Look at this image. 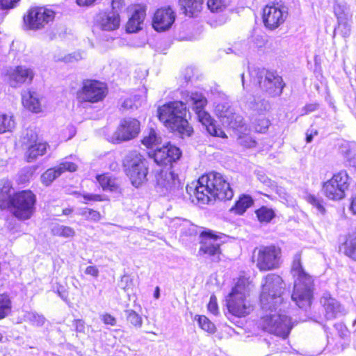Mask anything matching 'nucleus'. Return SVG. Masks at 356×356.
Returning <instances> with one entry per match:
<instances>
[{"label":"nucleus","instance_id":"nucleus-34","mask_svg":"<svg viewBox=\"0 0 356 356\" xmlns=\"http://www.w3.org/2000/svg\"><path fill=\"white\" fill-rule=\"evenodd\" d=\"M248 106L252 112L258 115H262L270 108V104L268 101L259 97H253L252 100L248 103Z\"/></svg>","mask_w":356,"mask_h":356},{"label":"nucleus","instance_id":"nucleus-19","mask_svg":"<svg viewBox=\"0 0 356 356\" xmlns=\"http://www.w3.org/2000/svg\"><path fill=\"white\" fill-rule=\"evenodd\" d=\"M181 154V152L178 147L170 143H168L166 145L156 149L152 156L157 164L167 165L178 160Z\"/></svg>","mask_w":356,"mask_h":356},{"label":"nucleus","instance_id":"nucleus-20","mask_svg":"<svg viewBox=\"0 0 356 356\" xmlns=\"http://www.w3.org/2000/svg\"><path fill=\"white\" fill-rule=\"evenodd\" d=\"M320 302L325 310L327 319H333L346 314L344 307L329 292H324L321 298Z\"/></svg>","mask_w":356,"mask_h":356},{"label":"nucleus","instance_id":"nucleus-14","mask_svg":"<svg viewBox=\"0 0 356 356\" xmlns=\"http://www.w3.org/2000/svg\"><path fill=\"white\" fill-rule=\"evenodd\" d=\"M225 237V235L221 233L217 235L211 230L202 232V240L199 252L204 254H207L211 258L212 261H218L221 252L220 246L224 243L222 238Z\"/></svg>","mask_w":356,"mask_h":356},{"label":"nucleus","instance_id":"nucleus-15","mask_svg":"<svg viewBox=\"0 0 356 356\" xmlns=\"http://www.w3.org/2000/svg\"><path fill=\"white\" fill-rule=\"evenodd\" d=\"M280 250L275 246H264L258 250L256 262L261 271L277 268L280 264Z\"/></svg>","mask_w":356,"mask_h":356},{"label":"nucleus","instance_id":"nucleus-48","mask_svg":"<svg viewBox=\"0 0 356 356\" xmlns=\"http://www.w3.org/2000/svg\"><path fill=\"white\" fill-rule=\"evenodd\" d=\"M253 124L256 131L263 133L268 129L270 125V121L266 118H261L255 120Z\"/></svg>","mask_w":356,"mask_h":356},{"label":"nucleus","instance_id":"nucleus-22","mask_svg":"<svg viewBox=\"0 0 356 356\" xmlns=\"http://www.w3.org/2000/svg\"><path fill=\"white\" fill-rule=\"evenodd\" d=\"M8 75L10 86L18 87L23 83H30L34 77V72L30 67L19 65L10 69Z\"/></svg>","mask_w":356,"mask_h":356},{"label":"nucleus","instance_id":"nucleus-62","mask_svg":"<svg viewBox=\"0 0 356 356\" xmlns=\"http://www.w3.org/2000/svg\"><path fill=\"white\" fill-rule=\"evenodd\" d=\"M122 106L125 108H132L133 104L131 99H125L124 102L122 104Z\"/></svg>","mask_w":356,"mask_h":356},{"label":"nucleus","instance_id":"nucleus-47","mask_svg":"<svg viewBox=\"0 0 356 356\" xmlns=\"http://www.w3.org/2000/svg\"><path fill=\"white\" fill-rule=\"evenodd\" d=\"M339 31L343 38H347L350 34V25L348 21L338 22V26L334 29V33Z\"/></svg>","mask_w":356,"mask_h":356},{"label":"nucleus","instance_id":"nucleus-12","mask_svg":"<svg viewBox=\"0 0 356 356\" xmlns=\"http://www.w3.org/2000/svg\"><path fill=\"white\" fill-rule=\"evenodd\" d=\"M55 17V13L44 7H33L30 8L24 17L25 25L31 30H39L44 28Z\"/></svg>","mask_w":356,"mask_h":356},{"label":"nucleus","instance_id":"nucleus-43","mask_svg":"<svg viewBox=\"0 0 356 356\" xmlns=\"http://www.w3.org/2000/svg\"><path fill=\"white\" fill-rule=\"evenodd\" d=\"M160 139V137L157 136L156 131L151 129L147 135L143 137L142 143L147 148H152L159 144Z\"/></svg>","mask_w":356,"mask_h":356},{"label":"nucleus","instance_id":"nucleus-51","mask_svg":"<svg viewBox=\"0 0 356 356\" xmlns=\"http://www.w3.org/2000/svg\"><path fill=\"white\" fill-rule=\"evenodd\" d=\"M208 309L211 313L215 315L218 314V307L217 304V299L213 295L210 297V300L208 304Z\"/></svg>","mask_w":356,"mask_h":356},{"label":"nucleus","instance_id":"nucleus-64","mask_svg":"<svg viewBox=\"0 0 356 356\" xmlns=\"http://www.w3.org/2000/svg\"><path fill=\"white\" fill-rule=\"evenodd\" d=\"M318 132L317 131H314V134L311 133V134H307V137H306V140H307V143H311L313 140V136L314 135H317Z\"/></svg>","mask_w":356,"mask_h":356},{"label":"nucleus","instance_id":"nucleus-28","mask_svg":"<svg viewBox=\"0 0 356 356\" xmlns=\"http://www.w3.org/2000/svg\"><path fill=\"white\" fill-rule=\"evenodd\" d=\"M47 146V143L41 142L30 144L25 153L26 161L31 163L36 160L38 156L44 155Z\"/></svg>","mask_w":356,"mask_h":356},{"label":"nucleus","instance_id":"nucleus-46","mask_svg":"<svg viewBox=\"0 0 356 356\" xmlns=\"http://www.w3.org/2000/svg\"><path fill=\"white\" fill-rule=\"evenodd\" d=\"M307 201L312 206L316 207L321 213L323 214L325 211V209L323 204V200L320 197H316L314 195H308L306 197Z\"/></svg>","mask_w":356,"mask_h":356},{"label":"nucleus","instance_id":"nucleus-7","mask_svg":"<svg viewBox=\"0 0 356 356\" xmlns=\"http://www.w3.org/2000/svg\"><path fill=\"white\" fill-rule=\"evenodd\" d=\"M123 165L134 187L138 188L147 181L148 162L140 153L137 151L129 152L123 160Z\"/></svg>","mask_w":356,"mask_h":356},{"label":"nucleus","instance_id":"nucleus-55","mask_svg":"<svg viewBox=\"0 0 356 356\" xmlns=\"http://www.w3.org/2000/svg\"><path fill=\"white\" fill-rule=\"evenodd\" d=\"M124 6V0H112L111 6L112 11L118 13V11L121 10Z\"/></svg>","mask_w":356,"mask_h":356},{"label":"nucleus","instance_id":"nucleus-32","mask_svg":"<svg viewBox=\"0 0 356 356\" xmlns=\"http://www.w3.org/2000/svg\"><path fill=\"white\" fill-rule=\"evenodd\" d=\"M237 143L245 147L252 148L257 145L256 140L249 134V129L247 126H243V129H238Z\"/></svg>","mask_w":356,"mask_h":356},{"label":"nucleus","instance_id":"nucleus-36","mask_svg":"<svg viewBox=\"0 0 356 356\" xmlns=\"http://www.w3.org/2000/svg\"><path fill=\"white\" fill-rule=\"evenodd\" d=\"M24 321L35 327H42L45 321V317L34 311H26L24 314Z\"/></svg>","mask_w":356,"mask_h":356},{"label":"nucleus","instance_id":"nucleus-30","mask_svg":"<svg viewBox=\"0 0 356 356\" xmlns=\"http://www.w3.org/2000/svg\"><path fill=\"white\" fill-rule=\"evenodd\" d=\"M252 198L248 195H242L236 202L230 211L238 215L243 214L246 210L253 204Z\"/></svg>","mask_w":356,"mask_h":356},{"label":"nucleus","instance_id":"nucleus-63","mask_svg":"<svg viewBox=\"0 0 356 356\" xmlns=\"http://www.w3.org/2000/svg\"><path fill=\"white\" fill-rule=\"evenodd\" d=\"M350 209L354 214H356V196L353 197Z\"/></svg>","mask_w":356,"mask_h":356},{"label":"nucleus","instance_id":"nucleus-40","mask_svg":"<svg viewBox=\"0 0 356 356\" xmlns=\"http://www.w3.org/2000/svg\"><path fill=\"white\" fill-rule=\"evenodd\" d=\"M231 3V0H207V7L212 13L223 11Z\"/></svg>","mask_w":356,"mask_h":356},{"label":"nucleus","instance_id":"nucleus-26","mask_svg":"<svg viewBox=\"0 0 356 356\" xmlns=\"http://www.w3.org/2000/svg\"><path fill=\"white\" fill-rule=\"evenodd\" d=\"M145 17V9L143 7L136 8L127 24V31L129 33H136L142 29L141 25L143 23Z\"/></svg>","mask_w":356,"mask_h":356},{"label":"nucleus","instance_id":"nucleus-50","mask_svg":"<svg viewBox=\"0 0 356 356\" xmlns=\"http://www.w3.org/2000/svg\"><path fill=\"white\" fill-rule=\"evenodd\" d=\"M334 328L341 339H345L349 336V332L343 324L337 323L334 325Z\"/></svg>","mask_w":356,"mask_h":356},{"label":"nucleus","instance_id":"nucleus-27","mask_svg":"<svg viewBox=\"0 0 356 356\" xmlns=\"http://www.w3.org/2000/svg\"><path fill=\"white\" fill-rule=\"evenodd\" d=\"M22 101L24 107L29 110L39 113L41 111V104L37 95L31 91H24L22 94Z\"/></svg>","mask_w":356,"mask_h":356},{"label":"nucleus","instance_id":"nucleus-18","mask_svg":"<svg viewBox=\"0 0 356 356\" xmlns=\"http://www.w3.org/2000/svg\"><path fill=\"white\" fill-rule=\"evenodd\" d=\"M140 129V124L138 120L135 118H124L121 120L120 124L111 137L113 143H120L130 140L136 138Z\"/></svg>","mask_w":356,"mask_h":356},{"label":"nucleus","instance_id":"nucleus-5","mask_svg":"<svg viewBox=\"0 0 356 356\" xmlns=\"http://www.w3.org/2000/svg\"><path fill=\"white\" fill-rule=\"evenodd\" d=\"M250 290L248 280L245 277L239 278L226 298L227 307L231 314L242 317L250 313L252 307L246 298Z\"/></svg>","mask_w":356,"mask_h":356},{"label":"nucleus","instance_id":"nucleus-13","mask_svg":"<svg viewBox=\"0 0 356 356\" xmlns=\"http://www.w3.org/2000/svg\"><path fill=\"white\" fill-rule=\"evenodd\" d=\"M215 113L223 124L234 129L243 128V118L236 112L230 102L227 100L216 104Z\"/></svg>","mask_w":356,"mask_h":356},{"label":"nucleus","instance_id":"nucleus-61","mask_svg":"<svg viewBox=\"0 0 356 356\" xmlns=\"http://www.w3.org/2000/svg\"><path fill=\"white\" fill-rule=\"evenodd\" d=\"M96 0H76L78 5L81 6H91Z\"/></svg>","mask_w":356,"mask_h":356},{"label":"nucleus","instance_id":"nucleus-31","mask_svg":"<svg viewBox=\"0 0 356 356\" xmlns=\"http://www.w3.org/2000/svg\"><path fill=\"white\" fill-rule=\"evenodd\" d=\"M179 4L186 15L193 17L202 10L203 0H179Z\"/></svg>","mask_w":356,"mask_h":356},{"label":"nucleus","instance_id":"nucleus-35","mask_svg":"<svg viewBox=\"0 0 356 356\" xmlns=\"http://www.w3.org/2000/svg\"><path fill=\"white\" fill-rule=\"evenodd\" d=\"M97 180L105 191H117L119 186L115 179L111 177L108 175H101L97 176Z\"/></svg>","mask_w":356,"mask_h":356},{"label":"nucleus","instance_id":"nucleus-23","mask_svg":"<svg viewBox=\"0 0 356 356\" xmlns=\"http://www.w3.org/2000/svg\"><path fill=\"white\" fill-rule=\"evenodd\" d=\"M119 13L115 12L99 13L95 17V25L102 31H113L120 26Z\"/></svg>","mask_w":356,"mask_h":356},{"label":"nucleus","instance_id":"nucleus-45","mask_svg":"<svg viewBox=\"0 0 356 356\" xmlns=\"http://www.w3.org/2000/svg\"><path fill=\"white\" fill-rule=\"evenodd\" d=\"M79 215L90 221L97 222L101 219V214L99 211L88 208L79 209Z\"/></svg>","mask_w":356,"mask_h":356},{"label":"nucleus","instance_id":"nucleus-54","mask_svg":"<svg viewBox=\"0 0 356 356\" xmlns=\"http://www.w3.org/2000/svg\"><path fill=\"white\" fill-rule=\"evenodd\" d=\"M19 0H0V8L9 9L15 6Z\"/></svg>","mask_w":356,"mask_h":356},{"label":"nucleus","instance_id":"nucleus-59","mask_svg":"<svg viewBox=\"0 0 356 356\" xmlns=\"http://www.w3.org/2000/svg\"><path fill=\"white\" fill-rule=\"evenodd\" d=\"M76 330L79 332H83L85 330L84 322L81 320H76L74 321Z\"/></svg>","mask_w":356,"mask_h":356},{"label":"nucleus","instance_id":"nucleus-3","mask_svg":"<svg viewBox=\"0 0 356 356\" xmlns=\"http://www.w3.org/2000/svg\"><path fill=\"white\" fill-rule=\"evenodd\" d=\"M291 273L295 277L291 299L300 308H307L312 303L314 280L303 269L300 254H296L293 257Z\"/></svg>","mask_w":356,"mask_h":356},{"label":"nucleus","instance_id":"nucleus-42","mask_svg":"<svg viewBox=\"0 0 356 356\" xmlns=\"http://www.w3.org/2000/svg\"><path fill=\"white\" fill-rule=\"evenodd\" d=\"M127 321L134 327L140 328L143 325V318L140 315L133 309L124 311Z\"/></svg>","mask_w":356,"mask_h":356},{"label":"nucleus","instance_id":"nucleus-4","mask_svg":"<svg viewBox=\"0 0 356 356\" xmlns=\"http://www.w3.org/2000/svg\"><path fill=\"white\" fill-rule=\"evenodd\" d=\"M186 106L182 102H169L159 107L158 116L163 124L184 136H190L193 129L186 119Z\"/></svg>","mask_w":356,"mask_h":356},{"label":"nucleus","instance_id":"nucleus-24","mask_svg":"<svg viewBox=\"0 0 356 356\" xmlns=\"http://www.w3.org/2000/svg\"><path fill=\"white\" fill-rule=\"evenodd\" d=\"M76 170L75 163L68 161L61 163L58 166L49 168L46 170L41 176L42 184L46 186L50 185L52 181L59 177L65 171L74 172Z\"/></svg>","mask_w":356,"mask_h":356},{"label":"nucleus","instance_id":"nucleus-29","mask_svg":"<svg viewBox=\"0 0 356 356\" xmlns=\"http://www.w3.org/2000/svg\"><path fill=\"white\" fill-rule=\"evenodd\" d=\"M341 248L345 255L356 261V231L348 235Z\"/></svg>","mask_w":356,"mask_h":356},{"label":"nucleus","instance_id":"nucleus-49","mask_svg":"<svg viewBox=\"0 0 356 356\" xmlns=\"http://www.w3.org/2000/svg\"><path fill=\"white\" fill-rule=\"evenodd\" d=\"M37 134L33 130H27L26 136L24 137L23 143L28 147L30 144H34L37 143Z\"/></svg>","mask_w":356,"mask_h":356},{"label":"nucleus","instance_id":"nucleus-39","mask_svg":"<svg viewBox=\"0 0 356 356\" xmlns=\"http://www.w3.org/2000/svg\"><path fill=\"white\" fill-rule=\"evenodd\" d=\"M51 233L54 236L69 238L72 237L75 234L73 228L63 225H56L51 228Z\"/></svg>","mask_w":356,"mask_h":356},{"label":"nucleus","instance_id":"nucleus-60","mask_svg":"<svg viewBox=\"0 0 356 356\" xmlns=\"http://www.w3.org/2000/svg\"><path fill=\"white\" fill-rule=\"evenodd\" d=\"M254 43L257 47L261 48L264 45L265 41L261 36L257 35L254 38Z\"/></svg>","mask_w":356,"mask_h":356},{"label":"nucleus","instance_id":"nucleus-38","mask_svg":"<svg viewBox=\"0 0 356 356\" xmlns=\"http://www.w3.org/2000/svg\"><path fill=\"white\" fill-rule=\"evenodd\" d=\"M15 127L13 116L0 113V134L12 131Z\"/></svg>","mask_w":356,"mask_h":356},{"label":"nucleus","instance_id":"nucleus-2","mask_svg":"<svg viewBox=\"0 0 356 356\" xmlns=\"http://www.w3.org/2000/svg\"><path fill=\"white\" fill-rule=\"evenodd\" d=\"M191 201L196 204H209L216 200L225 201L234 196L229 184L218 172L202 175L197 181L186 187Z\"/></svg>","mask_w":356,"mask_h":356},{"label":"nucleus","instance_id":"nucleus-1","mask_svg":"<svg viewBox=\"0 0 356 356\" xmlns=\"http://www.w3.org/2000/svg\"><path fill=\"white\" fill-rule=\"evenodd\" d=\"M284 286L282 277L277 275L268 274L265 277L260 302L261 309L266 314L259 323L262 330L283 339L289 336L293 327L289 316L277 312V307L283 302Z\"/></svg>","mask_w":356,"mask_h":356},{"label":"nucleus","instance_id":"nucleus-44","mask_svg":"<svg viewBox=\"0 0 356 356\" xmlns=\"http://www.w3.org/2000/svg\"><path fill=\"white\" fill-rule=\"evenodd\" d=\"M195 318L197 321L199 326L203 330L209 334H213L216 332L215 325L205 316H196Z\"/></svg>","mask_w":356,"mask_h":356},{"label":"nucleus","instance_id":"nucleus-57","mask_svg":"<svg viewBox=\"0 0 356 356\" xmlns=\"http://www.w3.org/2000/svg\"><path fill=\"white\" fill-rule=\"evenodd\" d=\"M83 199L87 201L100 202L102 201L101 195L96 194L86 193L83 195Z\"/></svg>","mask_w":356,"mask_h":356},{"label":"nucleus","instance_id":"nucleus-6","mask_svg":"<svg viewBox=\"0 0 356 356\" xmlns=\"http://www.w3.org/2000/svg\"><path fill=\"white\" fill-rule=\"evenodd\" d=\"M186 104L195 111L197 120L202 123L207 131L213 136L226 138V134L216 126L214 120L210 114L204 111V107L207 104L205 97L199 92H191L186 97Z\"/></svg>","mask_w":356,"mask_h":356},{"label":"nucleus","instance_id":"nucleus-37","mask_svg":"<svg viewBox=\"0 0 356 356\" xmlns=\"http://www.w3.org/2000/svg\"><path fill=\"white\" fill-rule=\"evenodd\" d=\"M12 310V302L6 293H0V320L8 316Z\"/></svg>","mask_w":356,"mask_h":356},{"label":"nucleus","instance_id":"nucleus-41","mask_svg":"<svg viewBox=\"0 0 356 356\" xmlns=\"http://www.w3.org/2000/svg\"><path fill=\"white\" fill-rule=\"evenodd\" d=\"M258 220L261 222H269L275 216L272 209L261 207L256 211Z\"/></svg>","mask_w":356,"mask_h":356},{"label":"nucleus","instance_id":"nucleus-17","mask_svg":"<svg viewBox=\"0 0 356 356\" xmlns=\"http://www.w3.org/2000/svg\"><path fill=\"white\" fill-rule=\"evenodd\" d=\"M288 15V8L278 3L267 5L263 10V22L265 26L273 30L284 23Z\"/></svg>","mask_w":356,"mask_h":356},{"label":"nucleus","instance_id":"nucleus-16","mask_svg":"<svg viewBox=\"0 0 356 356\" xmlns=\"http://www.w3.org/2000/svg\"><path fill=\"white\" fill-rule=\"evenodd\" d=\"M106 95V88L104 83L96 81H88L77 93L80 102L95 103L102 101Z\"/></svg>","mask_w":356,"mask_h":356},{"label":"nucleus","instance_id":"nucleus-8","mask_svg":"<svg viewBox=\"0 0 356 356\" xmlns=\"http://www.w3.org/2000/svg\"><path fill=\"white\" fill-rule=\"evenodd\" d=\"M36 196L29 190L16 192L13 194L8 209L10 212L20 220H29L35 210Z\"/></svg>","mask_w":356,"mask_h":356},{"label":"nucleus","instance_id":"nucleus-53","mask_svg":"<svg viewBox=\"0 0 356 356\" xmlns=\"http://www.w3.org/2000/svg\"><path fill=\"white\" fill-rule=\"evenodd\" d=\"M319 107V104L317 103L308 104L302 108V115H307L312 112L316 111Z\"/></svg>","mask_w":356,"mask_h":356},{"label":"nucleus","instance_id":"nucleus-56","mask_svg":"<svg viewBox=\"0 0 356 356\" xmlns=\"http://www.w3.org/2000/svg\"><path fill=\"white\" fill-rule=\"evenodd\" d=\"M345 154L350 165L356 168V154H355L354 156H352V149H346Z\"/></svg>","mask_w":356,"mask_h":356},{"label":"nucleus","instance_id":"nucleus-33","mask_svg":"<svg viewBox=\"0 0 356 356\" xmlns=\"http://www.w3.org/2000/svg\"><path fill=\"white\" fill-rule=\"evenodd\" d=\"M334 13L337 22L349 21L352 18L349 6L346 2H335Z\"/></svg>","mask_w":356,"mask_h":356},{"label":"nucleus","instance_id":"nucleus-9","mask_svg":"<svg viewBox=\"0 0 356 356\" xmlns=\"http://www.w3.org/2000/svg\"><path fill=\"white\" fill-rule=\"evenodd\" d=\"M251 81L271 97L280 96L285 86L282 76L266 69H254L250 72Z\"/></svg>","mask_w":356,"mask_h":356},{"label":"nucleus","instance_id":"nucleus-58","mask_svg":"<svg viewBox=\"0 0 356 356\" xmlns=\"http://www.w3.org/2000/svg\"><path fill=\"white\" fill-rule=\"evenodd\" d=\"M85 273L94 277H97L99 276V270L95 266H90L86 268Z\"/></svg>","mask_w":356,"mask_h":356},{"label":"nucleus","instance_id":"nucleus-11","mask_svg":"<svg viewBox=\"0 0 356 356\" xmlns=\"http://www.w3.org/2000/svg\"><path fill=\"white\" fill-rule=\"evenodd\" d=\"M348 175L345 170H341L334 175L332 177L324 183L323 191L325 195L330 200H339L345 196V191L348 189Z\"/></svg>","mask_w":356,"mask_h":356},{"label":"nucleus","instance_id":"nucleus-10","mask_svg":"<svg viewBox=\"0 0 356 356\" xmlns=\"http://www.w3.org/2000/svg\"><path fill=\"white\" fill-rule=\"evenodd\" d=\"M155 188L160 195L170 199L179 198L184 195L183 184L177 175L171 171H161L157 175Z\"/></svg>","mask_w":356,"mask_h":356},{"label":"nucleus","instance_id":"nucleus-25","mask_svg":"<svg viewBox=\"0 0 356 356\" xmlns=\"http://www.w3.org/2000/svg\"><path fill=\"white\" fill-rule=\"evenodd\" d=\"M15 192L12 182L8 179L0 181V209L5 210L9 207L13 194Z\"/></svg>","mask_w":356,"mask_h":356},{"label":"nucleus","instance_id":"nucleus-21","mask_svg":"<svg viewBox=\"0 0 356 356\" xmlns=\"http://www.w3.org/2000/svg\"><path fill=\"white\" fill-rule=\"evenodd\" d=\"M175 19V15L171 8H161L154 13L152 26L156 31H164L171 27Z\"/></svg>","mask_w":356,"mask_h":356},{"label":"nucleus","instance_id":"nucleus-52","mask_svg":"<svg viewBox=\"0 0 356 356\" xmlns=\"http://www.w3.org/2000/svg\"><path fill=\"white\" fill-rule=\"evenodd\" d=\"M100 318L104 322V323L106 325L114 326L117 323L116 318L114 316H113L111 314H107V313L101 315Z\"/></svg>","mask_w":356,"mask_h":356}]
</instances>
